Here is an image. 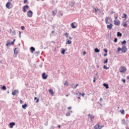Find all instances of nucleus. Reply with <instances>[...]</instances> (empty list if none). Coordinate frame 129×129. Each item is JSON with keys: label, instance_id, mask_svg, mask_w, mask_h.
I'll list each match as a JSON object with an SVG mask.
<instances>
[{"label": "nucleus", "instance_id": "obj_1", "mask_svg": "<svg viewBox=\"0 0 129 129\" xmlns=\"http://www.w3.org/2000/svg\"><path fill=\"white\" fill-rule=\"evenodd\" d=\"M119 51H121L122 53H126L127 52V48L125 45H123L122 48L118 47L117 52H119Z\"/></svg>", "mask_w": 129, "mask_h": 129}, {"label": "nucleus", "instance_id": "obj_2", "mask_svg": "<svg viewBox=\"0 0 129 129\" xmlns=\"http://www.w3.org/2000/svg\"><path fill=\"white\" fill-rule=\"evenodd\" d=\"M126 72V68H125L124 66H121L119 68V72L120 73H124V72Z\"/></svg>", "mask_w": 129, "mask_h": 129}, {"label": "nucleus", "instance_id": "obj_3", "mask_svg": "<svg viewBox=\"0 0 129 129\" xmlns=\"http://www.w3.org/2000/svg\"><path fill=\"white\" fill-rule=\"evenodd\" d=\"M94 127L95 129H101L103 127V126H100L99 124H96Z\"/></svg>", "mask_w": 129, "mask_h": 129}, {"label": "nucleus", "instance_id": "obj_4", "mask_svg": "<svg viewBox=\"0 0 129 129\" xmlns=\"http://www.w3.org/2000/svg\"><path fill=\"white\" fill-rule=\"evenodd\" d=\"M27 16L29 18H32V17H33V12H32V11H28V12H27Z\"/></svg>", "mask_w": 129, "mask_h": 129}, {"label": "nucleus", "instance_id": "obj_5", "mask_svg": "<svg viewBox=\"0 0 129 129\" xmlns=\"http://www.w3.org/2000/svg\"><path fill=\"white\" fill-rule=\"evenodd\" d=\"M114 24L115 26H119L120 25V21L119 20H114Z\"/></svg>", "mask_w": 129, "mask_h": 129}, {"label": "nucleus", "instance_id": "obj_6", "mask_svg": "<svg viewBox=\"0 0 129 129\" xmlns=\"http://www.w3.org/2000/svg\"><path fill=\"white\" fill-rule=\"evenodd\" d=\"M11 6H12V3L11 2H8L6 4V8L7 9H12V7H10Z\"/></svg>", "mask_w": 129, "mask_h": 129}, {"label": "nucleus", "instance_id": "obj_7", "mask_svg": "<svg viewBox=\"0 0 129 129\" xmlns=\"http://www.w3.org/2000/svg\"><path fill=\"white\" fill-rule=\"evenodd\" d=\"M42 77L43 79L46 80L48 78V75H46V74L44 73L42 75Z\"/></svg>", "mask_w": 129, "mask_h": 129}, {"label": "nucleus", "instance_id": "obj_8", "mask_svg": "<svg viewBox=\"0 0 129 129\" xmlns=\"http://www.w3.org/2000/svg\"><path fill=\"white\" fill-rule=\"evenodd\" d=\"M29 9V6L26 5L24 6L23 7V12L26 13L27 12L26 10H28Z\"/></svg>", "mask_w": 129, "mask_h": 129}, {"label": "nucleus", "instance_id": "obj_9", "mask_svg": "<svg viewBox=\"0 0 129 129\" xmlns=\"http://www.w3.org/2000/svg\"><path fill=\"white\" fill-rule=\"evenodd\" d=\"M19 93V90H15L14 92H12V95H17Z\"/></svg>", "mask_w": 129, "mask_h": 129}, {"label": "nucleus", "instance_id": "obj_10", "mask_svg": "<svg viewBox=\"0 0 129 129\" xmlns=\"http://www.w3.org/2000/svg\"><path fill=\"white\" fill-rule=\"evenodd\" d=\"M113 26V25L112 24H110V25H107V28L108 29V30H111L112 29V27Z\"/></svg>", "mask_w": 129, "mask_h": 129}, {"label": "nucleus", "instance_id": "obj_11", "mask_svg": "<svg viewBox=\"0 0 129 129\" xmlns=\"http://www.w3.org/2000/svg\"><path fill=\"white\" fill-rule=\"evenodd\" d=\"M88 116H89V118H90L91 121H93V118H94V116H93V115H91L90 114H89Z\"/></svg>", "mask_w": 129, "mask_h": 129}, {"label": "nucleus", "instance_id": "obj_12", "mask_svg": "<svg viewBox=\"0 0 129 129\" xmlns=\"http://www.w3.org/2000/svg\"><path fill=\"white\" fill-rule=\"evenodd\" d=\"M74 24H75V22H73L71 24L72 29H75L77 27V26L74 25Z\"/></svg>", "mask_w": 129, "mask_h": 129}, {"label": "nucleus", "instance_id": "obj_13", "mask_svg": "<svg viewBox=\"0 0 129 129\" xmlns=\"http://www.w3.org/2000/svg\"><path fill=\"white\" fill-rule=\"evenodd\" d=\"M79 85V84H77L76 86L74 84V83L72 84V87L75 89H76V87H77V86H78Z\"/></svg>", "mask_w": 129, "mask_h": 129}, {"label": "nucleus", "instance_id": "obj_14", "mask_svg": "<svg viewBox=\"0 0 129 129\" xmlns=\"http://www.w3.org/2000/svg\"><path fill=\"white\" fill-rule=\"evenodd\" d=\"M52 16H55L57 14V9L52 11Z\"/></svg>", "mask_w": 129, "mask_h": 129}, {"label": "nucleus", "instance_id": "obj_15", "mask_svg": "<svg viewBox=\"0 0 129 129\" xmlns=\"http://www.w3.org/2000/svg\"><path fill=\"white\" fill-rule=\"evenodd\" d=\"M48 92L49 93H50V94H51V95H54V92H53V90L52 89H49L48 90Z\"/></svg>", "mask_w": 129, "mask_h": 129}, {"label": "nucleus", "instance_id": "obj_16", "mask_svg": "<svg viewBox=\"0 0 129 129\" xmlns=\"http://www.w3.org/2000/svg\"><path fill=\"white\" fill-rule=\"evenodd\" d=\"M16 124L15 123V122H11L10 123V127L11 128H13L14 125H15Z\"/></svg>", "mask_w": 129, "mask_h": 129}, {"label": "nucleus", "instance_id": "obj_17", "mask_svg": "<svg viewBox=\"0 0 129 129\" xmlns=\"http://www.w3.org/2000/svg\"><path fill=\"white\" fill-rule=\"evenodd\" d=\"M109 20V17H106L105 21V23L106 24H108V20Z\"/></svg>", "mask_w": 129, "mask_h": 129}, {"label": "nucleus", "instance_id": "obj_18", "mask_svg": "<svg viewBox=\"0 0 129 129\" xmlns=\"http://www.w3.org/2000/svg\"><path fill=\"white\" fill-rule=\"evenodd\" d=\"M71 43H72L71 40H70L69 39L66 40V44H69L70 45V44H71Z\"/></svg>", "mask_w": 129, "mask_h": 129}, {"label": "nucleus", "instance_id": "obj_19", "mask_svg": "<svg viewBox=\"0 0 129 129\" xmlns=\"http://www.w3.org/2000/svg\"><path fill=\"white\" fill-rule=\"evenodd\" d=\"M123 16H122V19L124 18L125 20H126V17H127L126 14L124 13V14H123Z\"/></svg>", "mask_w": 129, "mask_h": 129}, {"label": "nucleus", "instance_id": "obj_20", "mask_svg": "<svg viewBox=\"0 0 129 129\" xmlns=\"http://www.w3.org/2000/svg\"><path fill=\"white\" fill-rule=\"evenodd\" d=\"M28 106V105H27L26 103H25L24 105H22V108H23V109H26V107H27Z\"/></svg>", "mask_w": 129, "mask_h": 129}, {"label": "nucleus", "instance_id": "obj_21", "mask_svg": "<svg viewBox=\"0 0 129 129\" xmlns=\"http://www.w3.org/2000/svg\"><path fill=\"white\" fill-rule=\"evenodd\" d=\"M30 50H31V53H34V51H35V49L34 47H31Z\"/></svg>", "mask_w": 129, "mask_h": 129}, {"label": "nucleus", "instance_id": "obj_22", "mask_svg": "<svg viewBox=\"0 0 129 129\" xmlns=\"http://www.w3.org/2000/svg\"><path fill=\"white\" fill-rule=\"evenodd\" d=\"M103 86H104L106 89H108V88H109L108 84H104Z\"/></svg>", "mask_w": 129, "mask_h": 129}, {"label": "nucleus", "instance_id": "obj_23", "mask_svg": "<svg viewBox=\"0 0 129 129\" xmlns=\"http://www.w3.org/2000/svg\"><path fill=\"white\" fill-rule=\"evenodd\" d=\"M117 36L118 37H121V36H122V34L120 33L119 32H118L117 34Z\"/></svg>", "mask_w": 129, "mask_h": 129}, {"label": "nucleus", "instance_id": "obj_24", "mask_svg": "<svg viewBox=\"0 0 129 129\" xmlns=\"http://www.w3.org/2000/svg\"><path fill=\"white\" fill-rule=\"evenodd\" d=\"M107 62H108V59L106 58V60H104V64H107Z\"/></svg>", "mask_w": 129, "mask_h": 129}, {"label": "nucleus", "instance_id": "obj_25", "mask_svg": "<svg viewBox=\"0 0 129 129\" xmlns=\"http://www.w3.org/2000/svg\"><path fill=\"white\" fill-rule=\"evenodd\" d=\"M95 52H96V53H99L100 50H99V49H98L97 48H95Z\"/></svg>", "mask_w": 129, "mask_h": 129}, {"label": "nucleus", "instance_id": "obj_26", "mask_svg": "<svg viewBox=\"0 0 129 129\" xmlns=\"http://www.w3.org/2000/svg\"><path fill=\"white\" fill-rule=\"evenodd\" d=\"M65 52H66V50L65 49H62L61 51V54L64 55V54H65Z\"/></svg>", "mask_w": 129, "mask_h": 129}, {"label": "nucleus", "instance_id": "obj_27", "mask_svg": "<svg viewBox=\"0 0 129 129\" xmlns=\"http://www.w3.org/2000/svg\"><path fill=\"white\" fill-rule=\"evenodd\" d=\"M120 112H121V114H124V110H120Z\"/></svg>", "mask_w": 129, "mask_h": 129}, {"label": "nucleus", "instance_id": "obj_28", "mask_svg": "<svg viewBox=\"0 0 129 129\" xmlns=\"http://www.w3.org/2000/svg\"><path fill=\"white\" fill-rule=\"evenodd\" d=\"M64 85H66L67 86H68V82L67 81H66L64 82Z\"/></svg>", "mask_w": 129, "mask_h": 129}, {"label": "nucleus", "instance_id": "obj_29", "mask_svg": "<svg viewBox=\"0 0 129 129\" xmlns=\"http://www.w3.org/2000/svg\"><path fill=\"white\" fill-rule=\"evenodd\" d=\"M126 43V41L125 40H124L123 41L121 42L122 45H124V44Z\"/></svg>", "mask_w": 129, "mask_h": 129}, {"label": "nucleus", "instance_id": "obj_30", "mask_svg": "<svg viewBox=\"0 0 129 129\" xmlns=\"http://www.w3.org/2000/svg\"><path fill=\"white\" fill-rule=\"evenodd\" d=\"M15 41H16V39H14L13 40V41H12V42L11 43V44H12V45H14V44H15Z\"/></svg>", "mask_w": 129, "mask_h": 129}, {"label": "nucleus", "instance_id": "obj_31", "mask_svg": "<svg viewBox=\"0 0 129 129\" xmlns=\"http://www.w3.org/2000/svg\"><path fill=\"white\" fill-rule=\"evenodd\" d=\"M2 89H3V90H7V88L5 86H4L2 87Z\"/></svg>", "mask_w": 129, "mask_h": 129}, {"label": "nucleus", "instance_id": "obj_32", "mask_svg": "<svg viewBox=\"0 0 129 129\" xmlns=\"http://www.w3.org/2000/svg\"><path fill=\"white\" fill-rule=\"evenodd\" d=\"M9 45H13V44H11V43H10V42H8V43L6 44V46H7V47H9Z\"/></svg>", "mask_w": 129, "mask_h": 129}, {"label": "nucleus", "instance_id": "obj_33", "mask_svg": "<svg viewBox=\"0 0 129 129\" xmlns=\"http://www.w3.org/2000/svg\"><path fill=\"white\" fill-rule=\"evenodd\" d=\"M94 10H95V13H97L98 11V9H96L95 8H94Z\"/></svg>", "mask_w": 129, "mask_h": 129}, {"label": "nucleus", "instance_id": "obj_34", "mask_svg": "<svg viewBox=\"0 0 129 129\" xmlns=\"http://www.w3.org/2000/svg\"><path fill=\"white\" fill-rule=\"evenodd\" d=\"M103 69H106V70H107V69H108V68H107L106 66H104Z\"/></svg>", "mask_w": 129, "mask_h": 129}, {"label": "nucleus", "instance_id": "obj_35", "mask_svg": "<svg viewBox=\"0 0 129 129\" xmlns=\"http://www.w3.org/2000/svg\"><path fill=\"white\" fill-rule=\"evenodd\" d=\"M36 102L37 103L39 102V99H37V97L34 98V100H36Z\"/></svg>", "mask_w": 129, "mask_h": 129}, {"label": "nucleus", "instance_id": "obj_36", "mask_svg": "<svg viewBox=\"0 0 129 129\" xmlns=\"http://www.w3.org/2000/svg\"><path fill=\"white\" fill-rule=\"evenodd\" d=\"M123 26V27H127V23H124Z\"/></svg>", "mask_w": 129, "mask_h": 129}, {"label": "nucleus", "instance_id": "obj_37", "mask_svg": "<svg viewBox=\"0 0 129 129\" xmlns=\"http://www.w3.org/2000/svg\"><path fill=\"white\" fill-rule=\"evenodd\" d=\"M66 115L67 116H70V112L67 113L66 114Z\"/></svg>", "mask_w": 129, "mask_h": 129}, {"label": "nucleus", "instance_id": "obj_38", "mask_svg": "<svg viewBox=\"0 0 129 129\" xmlns=\"http://www.w3.org/2000/svg\"><path fill=\"white\" fill-rule=\"evenodd\" d=\"M114 42L115 43H116V42H117V38H115V39H114Z\"/></svg>", "mask_w": 129, "mask_h": 129}, {"label": "nucleus", "instance_id": "obj_39", "mask_svg": "<svg viewBox=\"0 0 129 129\" xmlns=\"http://www.w3.org/2000/svg\"><path fill=\"white\" fill-rule=\"evenodd\" d=\"M65 36H66V38H68V34L67 33H65Z\"/></svg>", "mask_w": 129, "mask_h": 129}, {"label": "nucleus", "instance_id": "obj_40", "mask_svg": "<svg viewBox=\"0 0 129 129\" xmlns=\"http://www.w3.org/2000/svg\"><path fill=\"white\" fill-rule=\"evenodd\" d=\"M104 51L105 53H107V49H104Z\"/></svg>", "mask_w": 129, "mask_h": 129}, {"label": "nucleus", "instance_id": "obj_41", "mask_svg": "<svg viewBox=\"0 0 129 129\" xmlns=\"http://www.w3.org/2000/svg\"><path fill=\"white\" fill-rule=\"evenodd\" d=\"M14 53H15V54H18V51H16V48L14 50Z\"/></svg>", "mask_w": 129, "mask_h": 129}, {"label": "nucleus", "instance_id": "obj_42", "mask_svg": "<svg viewBox=\"0 0 129 129\" xmlns=\"http://www.w3.org/2000/svg\"><path fill=\"white\" fill-rule=\"evenodd\" d=\"M24 4H26V3H28V0H24Z\"/></svg>", "mask_w": 129, "mask_h": 129}, {"label": "nucleus", "instance_id": "obj_43", "mask_svg": "<svg viewBox=\"0 0 129 129\" xmlns=\"http://www.w3.org/2000/svg\"><path fill=\"white\" fill-rule=\"evenodd\" d=\"M122 81L123 82V83H125V79H122Z\"/></svg>", "mask_w": 129, "mask_h": 129}, {"label": "nucleus", "instance_id": "obj_44", "mask_svg": "<svg viewBox=\"0 0 129 129\" xmlns=\"http://www.w3.org/2000/svg\"><path fill=\"white\" fill-rule=\"evenodd\" d=\"M21 29H22V30H25V27L22 26Z\"/></svg>", "mask_w": 129, "mask_h": 129}, {"label": "nucleus", "instance_id": "obj_45", "mask_svg": "<svg viewBox=\"0 0 129 129\" xmlns=\"http://www.w3.org/2000/svg\"><path fill=\"white\" fill-rule=\"evenodd\" d=\"M96 81V80H95V78H94L93 82H95Z\"/></svg>", "mask_w": 129, "mask_h": 129}, {"label": "nucleus", "instance_id": "obj_46", "mask_svg": "<svg viewBox=\"0 0 129 129\" xmlns=\"http://www.w3.org/2000/svg\"><path fill=\"white\" fill-rule=\"evenodd\" d=\"M72 108L71 107H68V109H71Z\"/></svg>", "mask_w": 129, "mask_h": 129}, {"label": "nucleus", "instance_id": "obj_47", "mask_svg": "<svg viewBox=\"0 0 129 129\" xmlns=\"http://www.w3.org/2000/svg\"><path fill=\"white\" fill-rule=\"evenodd\" d=\"M104 57H105V56H107V53H105V54H104Z\"/></svg>", "mask_w": 129, "mask_h": 129}, {"label": "nucleus", "instance_id": "obj_48", "mask_svg": "<svg viewBox=\"0 0 129 129\" xmlns=\"http://www.w3.org/2000/svg\"><path fill=\"white\" fill-rule=\"evenodd\" d=\"M57 127H58L59 128H60V127H61V125H58L57 126Z\"/></svg>", "mask_w": 129, "mask_h": 129}, {"label": "nucleus", "instance_id": "obj_49", "mask_svg": "<svg viewBox=\"0 0 129 129\" xmlns=\"http://www.w3.org/2000/svg\"><path fill=\"white\" fill-rule=\"evenodd\" d=\"M85 54H86V51H84L83 55L84 56L85 55Z\"/></svg>", "mask_w": 129, "mask_h": 129}, {"label": "nucleus", "instance_id": "obj_50", "mask_svg": "<svg viewBox=\"0 0 129 129\" xmlns=\"http://www.w3.org/2000/svg\"><path fill=\"white\" fill-rule=\"evenodd\" d=\"M69 40H72V37H69Z\"/></svg>", "mask_w": 129, "mask_h": 129}, {"label": "nucleus", "instance_id": "obj_51", "mask_svg": "<svg viewBox=\"0 0 129 129\" xmlns=\"http://www.w3.org/2000/svg\"><path fill=\"white\" fill-rule=\"evenodd\" d=\"M23 100H20V103H21V104H22V103H23Z\"/></svg>", "mask_w": 129, "mask_h": 129}, {"label": "nucleus", "instance_id": "obj_52", "mask_svg": "<svg viewBox=\"0 0 129 129\" xmlns=\"http://www.w3.org/2000/svg\"><path fill=\"white\" fill-rule=\"evenodd\" d=\"M100 101H102V98H100Z\"/></svg>", "mask_w": 129, "mask_h": 129}, {"label": "nucleus", "instance_id": "obj_53", "mask_svg": "<svg viewBox=\"0 0 129 129\" xmlns=\"http://www.w3.org/2000/svg\"><path fill=\"white\" fill-rule=\"evenodd\" d=\"M82 96H84L85 95V93H83V94H82Z\"/></svg>", "mask_w": 129, "mask_h": 129}, {"label": "nucleus", "instance_id": "obj_54", "mask_svg": "<svg viewBox=\"0 0 129 129\" xmlns=\"http://www.w3.org/2000/svg\"><path fill=\"white\" fill-rule=\"evenodd\" d=\"M115 19L117 20V17H115Z\"/></svg>", "mask_w": 129, "mask_h": 129}, {"label": "nucleus", "instance_id": "obj_55", "mask_svg": "<svg viewBox=\"0 0 129 129\" xmlns=\"http://www.w3.org/2000/svg\"><path fill=\"white\" fill-rule=\"evenodd\" d=\"M9 2H13V0H8Z\"/></svg>", "mask_w": 129, "mask_h": 129}, {"label": "nucleus", "instance_id": "obj_56", "mask_svg": "<svg viewBox=\"0 0 129 129\" xmlns=\"http://www.w3.org/2000/svg\"><path fill=\"white\" fill-rule=\"evenodd\" d=\"M67 97H68V95H66Z\"/></svg>", "mask_w": 129, "mask_h": 129}, {"label": "nucleus", "instance_id": "obj_57", "mask_svg": "<svg viewBox=\"0 0 129 129\" xmlns=\"http://www.w3.org/2000/svg\"><path fill=\"white\" fill-rule=\"evenodd\" d=\"M78 99H80V97H78Z\"/></svg>", "mask_w": 129, "mask_h": 129}, {"label": "nucleus", "instance_id": "obj_58", "mask_svg": "<svg viewBox=\"0 0 129 129\" xmlns=\"http://www.w3.org/2000/svg\"><path fill=\"white\" fill-rule=\"evenodd\" d=\"M60 15H61V16H63V14H61Z\"/></svg>", "mask_w": 129, "mask_h": 129}, {"label": "nucleus", "instance_id": "obj_59", "mask_svg": "<svg viewBox=\"0 0 129 129\" xmlns=\"http://www.w3.org/2000/svg\"><path fill=\"white\" fill-rule=\"evenodd\" d=\"M127 79H129V76H128V77H127Z\"/></svg>", "mask_w": 129, "mask_h": 129}, {"label": "nucleus", "instance_id": "obj_60", "mask_svg": "<svg viewBox=\"0 0 129 129\" xmlns=\"http://www.w3.org/2000/svg\"><path fill=\"white\" fill-rule=\"evenodd\" d=\"M80 95H81V93H80Z\"/></svg>", "mask_w": 129, "mask_h": 129}, {"label": "nucleus", "instance_id": "obj_61", "mask_svg": "<svg viewBox=\"0 0 129 129\" xmlns=\"http://www.w3.org/2000/svg\"><path fill=\"white\" fill-rule=\"evenodd\" d=\"M52 33H54V31H52Z\"/></svg>", "mask_w": 129, "mask_h": 129}, {"label": "nucleus", "instance_id": "obj_62", "mask_svg": "<svg viewBox=\"0 0 129 129\" xmlns=\"http://www.w3.org/2000/svg\"><path fill=\"white\" fill-rule=\"evenodd\" d=\"M117 108H119V107H118Z\"/></svg>", "mask_w": 129, "mask_h": 129}]
</instances>
